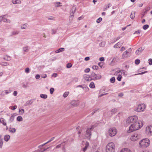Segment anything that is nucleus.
I'll return each instance as SVG.
<instances>
[{"instance_id":"1","label":"nucleus","mask_w":152,"mask_h":152,"mask_svg":"<svg viewBox=\"0 0 152 152\" xmlns=\"http://www.w3.org/2000/svg\"><path fill=\"white\" fill-rule=\"evenodd\" d=\"M137 116L135 115L129 117L127 119L126 124L132 123L129 127V130L127 131L128 132L130 133L137 130L142 126V122L137 121Z\"/></svg>"},{"instance_id":"2","label":"nucleus","mask_w":152,"mask_h":152,"mask_svg":"<svg viewBox=\"0 0 152 152\" xmlns=\"http://www.w3.org/2000/svg\"><path fill=\"white\" fill-rule=\"evenodd\" d=\"M150 142V141L148 139H144L140 142L139 145L140 147L142 148L147 147L149 145Z\"/></svg>"},{"instance_id":"3","label":"nucleus","mask_w":152,"mask_h":152,"mask_svg":"<svg viewBox=\"0 0 152 152\" xmlns=\"http://www.w3.org/2000/svg\"><path fill=\"white\" fill-rule=\"evenodd\" d=\"M115 146L112 142L109 143L106 146V152H114Z\"/></svg>"},{"instance_id":"4","label":"nucleus","mask_w":152,"mask_h":152,"mask_svg":"<svg viewBox=\"0 0 152 152\" xmlns=\"http://www.w3.org/2000/svg\"><path fill=\"white\" fill-rule=\"evenodd\" d=\"M145 107V104H142L138 105L136 108L134 110L137 112L143 111Z\"/></svg>"},{"instance_id":"5","label":"nucleus","mask_w":152,"mask_h":152,"mask_svg":"<svg viewBox=\"0 0 152 152\" xmlns=\"http://www.w3.org/2000/svg\"><path fill=\"white\" fill-rule=\"evenodd\" d=\"M108 133L110 136H114L117 133L116 129L115 127L110 128L109 130Z\"/></svg>"},{"instance_id":"6","label":"nucleus","mask_w":152,"mask_h":152,"mask_svg":"<svg viewBox=\"0 0 152 152\" xmlns=\"http://www.w3.org/2000/svg\"><path fill=\"white\" fill-rule=\"evenodd\" d=\"M145 132L148 136H151L152 135V125L148 126L146 128Z\"/></svg>"},{"instance_id":"7","label":"nucleus","mask_w":152,"mask_h":152,"mask_svg":"<svg viewBox=\"0 0 152 152\" xmlns=\"http://www.w3.org/2000/svg\"><path fill=\"white\" fill-rule=\"evenodd\" d=\"M91 131H92L91 130L87 128L86 131L85 136L88 139H90V137L91 135Z\"/></svg>"},{"instance_id":"8","label":"nucleus","mask_w":152,"mask_h":152,"mask_svg":"<svg viewBox=\"0 0 152 152\" xmlns=\"http://www.w3.org/2000/svg\"><path fill=\"white\" fill-rule=\"evenodd\" d=\"M139 137V135L137 133H134L131 137L130 139L131 140L134 141L137 140Z\"/></svg>"},{"instance_id":"9","label":"nucleus","mask_w":152,"mask_h":152,"mask_svg":"<svg viewBox=\"0 0 152 152\" xmlns=\"http://www.w3.org/2000/svg\"><path fill=\"white\" fill-rule=\"evenodd\" d=\"M79 104V101L78 100H75L72 101L71 102L70 107H74L78 106Z\"/></svg>"},{"instance_id":"10","label":"nucleus","mask_w":152,"mask_h":152,"mask_svg":"<svg viewBox=\"0 0 152 152\" xmlns=\"http://www.w3.org/2000/svg\"><path fill=\"white\" fill-rule=\"evenodd\" d=\"M6 15L1 16H0V21H3L4 22H7L8 23H10V20L9 19H7L6 18Z\"/></svg>"},{"instance_id":"11","label":"nucleus","mask_w":152,"mask_h":152,"mask_svg":"<svg viewBox=\"0 0 152 152\" xmlns=\"http://www.w3.org/2000/svg\"><path fill=\"white\" fill-rule=\"evenodd\" d=\"M83 77L85 80L87 81H91L93 80L92 77L90 76L89 75H83Z\"/></svg>"},{"instance_id":"12","label":"nucleus","mask_w":152,"mask_h":152,"mask_svg":"<svg viewBox=\"0 0 152 152\" xmlns=\"http://www.w3.org/2000/svg\"><path fill=\"white\" fill-rule=\"evenodd\" d=\"M130 50V49L128 50V51L126 50L123 53L122 57V59H124L127 58L128 57V54L129 53V51Z\"/></svg>"},{"instance_id":"13","label":"nucleus","mask_w":152,"mask_h":152,"mask_svg":"<svg viewBox=\"0 0 152 152\" xmlns=\"http://www.w3.org/2000/svg\"><path fill=\"white\" fill-rule=\"evenodd\" d=\"M89 146V143L88 142H86L85 144V145L84 147L80 151V152H85Z\"/></svg>"},{"instance_id":"14","label":"nucleus","mask_w":152,"mask_h":152,"mask_svg":"<svg viewBox=\"0 0 152 152\" xmlns=\"http://www.w3.org/2000/svg\"><path fill=\"white\" fill-rule=\"evenodd\" d=\"M15 115H16L15 113L12 114L11 115V117L8 121L9 123H11L13 121L15 118Z\"/></svg>"},{"instance_id":"15","label":"nucleus","mask_w":152,"mask_h":152,"mask_svg":"<svg viewBox=\"0 0 152 152\" xmlns=\"http://www.w3.org/2000/svg\"><path fill=\"white\" fill-rule=\"evenodd\" d=\"M123 42H119L117 43L113 47L114 48H120L121 45H122Z\"/></svg>"},{"instance_id":"16","label":"nucleus","mask_w":152,"mask_h":152,"mask_svg":"<svg viewBox=\"0 0 152 152\" xmlns=\"http://www.w3.org/2000/svg\"><path fill=\"white\" fill-rule=\"evenodd\" d=\"M8 91L7 90H5L4 91H2L1 93V95H4L5 94H7L8 93H10L11 92V91L9 89L8 90Z\"/></svg>"},{"instance_id":"17","label":"nucleus","mask_w":152,"mask_h":152,"mask_svg":"<svg viewBox=\"0 0 152 152\" xmlns=\"http://www.w3.org/2000/svg\"><path fill=\"white\" fill-rule=\"evenodd\" d=\"M144 49V48H138L136 51L135 53L136 55H138L142 52V51Z\"/></svg>"},{"instance_id":"18","label":"nucleus","mask_w":152,"mask_h":152,"mask_svg":"<svg viewBox=\"0 0 152 152\" xmlns=\"http://www.w3.org/2000/svg\"><path fill=\"white\" fill-rule=\"evenodd\" d=\"M102 76L99 75H96V76L92 78L93 80H97L101 78Z\"/></svg>"},{"instance_id":"19","label":"nucleus","mask_w":152,"mask_h":152,"mask_svg":"<svg viewBox=\"0 0 152 152\" xmlns=\"http://www.w3.org/2000/svg\"><path fill=\"white\" fill-rule=\"evenodd\" d=\"M10 136L9 135L7 134L4 136V140L6 142H7L10 139Z\"/></svg>"},{"instance_id":"20","label":"nucleus","mask_w":152,"mask_h":152,"mask_svg":"<svg viewBox=\"0 0 152 152\" xmlns=\"http://www.w3.org/2000/svg\"><path fill=\"white\" fill-rule=\"evenodd\" d=\"M121 152H131V151L128 148H124L121 150Z\"/></svg>"},{"instance_id":"21","label":"nucleus","mask_w":152,"mask_h":152,"mask_svg":"<svg viewBox=\"0 0 152 152\" xmlns=\"http://www.w3.org/2000/svg\"><path fill=\"white\" fill-rule=\"evenodd\" d=\"M64 50V48H60L58 49V50H56L55 52L56 53H59L62 52Z\"/></svg>"},{"instance_id":"22","label":"nucleus","mask_w":152,"mask_h":152,"mask_svg":"<svg viewBox=\"0 0 152 152\" xmlns=\"http://www.w3.org/2000/svg\"><path fill=\"white\" fill-rule=\"evenodd\" d=\"M9 131L12 133H14L16 132V129L15 128H12L10 127L9 128Z\"/></svg>"},{"instance_id":"23","label":"nucleus","mask_w":152,"mask_h":152,"mask_svg":"<svg viewBox=\"0 0 152 152\" xmlns=\"http://www.w3.org/2000/svg\"><path fill=\"white\" fill-rule=\"evenodd\" d=\"M135 12L134 11H132L131 15H130V18L132 19H133L135 17Z\"/></svg>"},{"instance_id":"24","label":"nucleus","mask_w":152,"mask_h":152,"mask_svg":"<svg viewBox=\"0 0 152 152\" xmlns=\"http://www.w3.org/2000/svg\"><path fill=\"white\" fill-rule=\"evenodd\" d=\"M19 112L21 115H23L24 113V110L23 109L20 108L19 109Z\"/></svg>"},{"instance_id":"25","label":"nucleus","mask_w":152,"mask_h":152,"mask_svg":"<svg viewBox=\"0 0 152 152\" xmlns=\"http://www.w3.org/2000/svg\"><path fill=\"white\" fill-rule=\"evenodd\" d=\"M5 120L3 118H1L0 120V122L2 124L6 126L7 125L6 123L4 122Z\"/></svg>"},{"instance_id":"26","label":"nucleus","mask_w":152,"mask_h":152,"mask_svg":"<svg viewBox=\"0 0 152 152\" xmlns=\"http://www.w3.org/2000/svg\"><path fill=\"white\" fill-rule=\"evenodd\" d=\"M90 87L91 88H95V86L94 84V82H91L89 85Z\"/></svg>"},{"instance_id":"27","label":"nucleus","mask_w":152,"mask_h":152,"mask_svg":"<svg viewBox=\"0 0 152 152\" xmlns=\"http://www.w3.org/2000/svg\"><path fill=\"white\" fill-rule=\"evenodd\" d=\"M12 2L14 4H20L21 3V1L19 0H15V1L13 0Z\"/></svg>"},{"instance_id":"28","label":"nucleus","mask_w":152,"mask_h":152,"mask_svg":"<svg viewBox=\"0 0 152 152\" xmlns=\"http://www.w3.org/2000/svg\"><path fill=\"white\" fill-rule=\"evenodd\" d=\"M17 120L18 121H23V119L21 116H19L17 117Z\"/></svg>"},{"instance_id":"29","label":"nucleus","mask_w":152,"mask_h":152,"mask_svg":"<svg viewBox=\"0 0 152 152\" xmlns=\"http://www.w3.org/2000/svg\"><path fill=\"white\" fill-rule=\"evenodd\" d=\"M61 4L60 2L55 3H54V5L56 7H60L61 6V5H60Z\"/></svg>"},{"instance_id":"30","label":"nucleus","mask_w":152,"mask_h":152,"mask_svg":"<svg viewBox=\"0 0 152 152\" xmlns=\"http://www.w3.org/2000/svg\"><path fill=\"white\" fill-rule=\"evenodd\" d=\"M76 11V7L75 6H74L72 7V10L70 12L72 13H75Z\"/></svg>"},{"instance_id":"31","label":"nucleus","mask_w":152,"mask_h":152,"mask_svg":"<svg viewBox=\"0 0 152 152\" xmlns=\"http://www.w3.org/2000/svg\"><path fill=\"white\" fill-rule=\"evenodd\" d=\"M105 44V42H102L99 43V46L102 47H103L104 46Z\"/></svg>"},{"instance_id":"32","label":"nucleus","mask_w":152,"mask_h":152,"mask_svg":"<svg viewBox=\"0 0 152 152\" xmlns=\"http://www.w3.org/2000/svg\"><path fill=\"white\" fill-rule=\"evenodd\" d=\"M19 33V32L18 31H13L11 33V35H15L16 34H18Z\"/></svg>"},{"instance_id":"33","label":"nucleus","mask_w":152,"mask_h":152,"mask_svg":"<svg viewBox=\"0 0 152 152\" xmlns=\"http://www.w3.org/2000/svg\"><path fill=\"white\" fill-rule=\"evenodd\" d=\"M4 60L7 61H10V57L9 56H6L4 58Z\"/></svg>"},{"instance_id":"34","label":"nucleus","mask_w":152,"mask_h":152,"mask_svg":"<svg viewBox=\"0 0 152 152\" xmlns=\"http://www.w3.org/2000/svg\"><path fill=\"white\" fill-rule=\"evenodd\" d=\"M28 26V24L26 23L25 24L21 26V28L22 29H25Z\"/></svg>"},{"instance_id":"35","label":"nucleus","mask_w":152,"mask_h":152,"mask_svg":"<svg viewBox=\"0 0 152 152\" xmlns=\"http://www.w3.org/2000/svg\"><path fill=\"white\" fill-rule=\"evenodd\" d=\"M43 99H46L47 97V96L46 94H41L40 96Z\"/></svg>"},{"instance_id":"36","label":"nucleus","mask_w":152,"mask_h":152,"mask_svg":"<svg viewBox=\"0 0 152 152\" xmlns=\"http://www.w3.org/2000/svg\"><path fill=\"white\" fill-rule=\"evenodd\" d=\"M115 78L114 77H113L110 79V82L112 83H114L115 82Z\"/></svg>"},{"instance_id":"37","label":"nucleus","mask_w":152,"mask_h":152,"mask_svg":"<svg viewBox=\"0 0 152 152\" xmlns=\"http://www.w3.org/2000/svg\"><path fill=\"white\" fill-rule=\"evenodd\" d=\"M83 90L85 91L86 92L88 91L89 90V88L88 87L86 86L83 87Z\"/></svg>"},{"instance_id":"38","label":"nucleus","mask_w":152,"mask_h":152,"mask_svg":"<svg viewBox=\"0 0 152 152\" xmlns=\"http://www.w3.org/2000/svg\"><path fill=\"white\" fill-rule=\"evenodd\" d=\"M149 26L148 25H145L143 26L142 28L144 30H146L149 27Z\"/></svg>"},{"instance_id":"39","label":"nucleus","mask_w":152,"mask_h":152,"mask_svg":"<svg viewBox=\"0 0 152 152\" xmlns=\"http://www.w3.org/2000/svg\"><path fill=\"white\" fill-rule=\"evenodd\" d=\"M69 94V92H65L63 95L64 97V98L66 97Z\"/></svg>"},{"instance_id":"40","label":"nucleus","mask_w":152,"mask_h":152,"mask_svg":"<svg viewBox=\"0 0 152 152\" xmlns=\"http://www.w3.org/2000/svg\"><path fill=\"white\" fill-rule=\"evenodd\" d=\"M28 49V46L24 47L23 48V51L26 52H27Z\"/></svg>"},{"instance_id":"41","label":"nucleus","mask_w":152,"mask_h":152,"mask_svg":"<svg viewBox=\"0 0 152 152\" xmlns=\"http://www.w3.org/2000/svg\"><path fill=\"white\" fill-rule=\"evenodd\" d=\"M122 77L121 75H120L118 76L117 77V79L118 81H120L121 80V79Z\"/></svg>"},{"instance_id":"42","label":"nucleus","mask_w":152,"mask_h":152,"mask_svg":"<svg viewBox=\"0 0 152 152\" xmlns=\"http://www.w3.org/2000/svg\"><path fill=\"white\" fill-rule=\"evenodd\" d=\"M3 144V140L2 139H0V147L2 148V146Z\"/></svg>"},{"instance_id":"43","label":"nucleus","mask_w":152,"mask_h":152,"mask_svg":"<svg viewBox=\"0 0 152 152\" xmlns=\"http://www.w3.org/2000/svg\"><path fill=\"white\" fill-rule=\"evenodd\" d=\"M102 20V18H99L97 20L96 22L97 23H99Z\"/></svg>"},{"instance_id":"44","label":"nucleus","mask_w":152,"mask_h":152,"mask_svg":"<svg viewBox=\"0 0 152 152\" xmlns=\"http://www.w3.org/2000/svg\"><path fill=\"white\" fill-rule=\"evenodd\" d=\"M72 66L71 63H69L66 65V67L68 68H70L72 67Z\"/></svg>"},{"instance_id":"45","label":"nucleus","mask_w":152,"mask_h":152,"mask_svg":"<svg viewBox=\"0 0 152 152\" xmlns=\"http://www.w3.org/2000/svg\"><path fill=\"white\" fill-rule=\"evenodd\" d=\"M2 66H6L8 65V64L7 62H3L0 64Z\"/></svg>"},{"instance_id":"46","label":"nucleus","mask_w":152,"mask_h":152,"mask_svg":"<svg viewBox=\"0 0 152 152\" xmlns=\"http://www.w3.org/2000/svg\"><path fill=\"white\" fill-rule=\"evenodd\" d=\"M147 10H145V11L143 12L142 14L141 15V18H142L144 16V15L147 13Z\"/></svg>"},{"instance_id":"47","label":"nucleus","mask_w":152,"mask_h":152,"mask_svg":"<svg viewBox=\"0 0 152 152\" xmlns=\"http://www.w3.org/2000/svg\"><path fill=\"white\" fill-rule=\"evenodd\" d=\"M140 62V60L139 59H136L135 61V63L136 64H139Z\"/></svg>"},{"instance_id":"48","label":"nucleus","mask_w":152,"mask_h":152,"mask_svg":"<svg viewBox=\"0 0 152 152\" xmlns=\"http://www.w3.org/2000/svg\"><path fill=\"white\" fill-rule=\"evenodd\" d=\"M50 94H52L54 91V89L53 88H51L50 89Z\"/></svg>"},{"instance_id":"49","label":"nucleus","mask_w":152,"mask_h":152,"mask_svg":"<svg viewBox=\"0 0 152 152\" xmlns=\"http://www.w3.org/2000/svg\"><path fill=\"white\" fill-rule=\"evenodd\" d=\"M148 72L147 71H145V72H141V73H138V74H135V75H142L144 74H145V73H147Z\"/></svg>"},{"instance_id":"50","label":"nucleus","mask_w":152,"mask_h":152,"mask_svg":"<svg viewBox=\"0 0 152 152\" xmlns=\"http://www.w3.org/2000/svg\"><path fill=\"white\" fill-rule=\"evenodd\" d=\"M96 75V74L94 73V72H92V73L91 74V77L92 78L93 77H94Z\"/></svg>"},{"instance_id":"51","label":"nucleus","mask_w":152,"mask_h":152,"mask_svg":"<svg viewBox=\"0 0 152 152\" xmlns=\"http://www.w3.org/2000/svg\"><path fill=\"white\" fill-rule=\"evenodd\" d=\"M98 68V66H95V65H94V66H92V68L93 69H96L97 70V69Z\"/></svg>"},{"instance_id":"52","label":"nucleus","mask_w":152,"mask_h":152,"mask_svg":"<svg viewBox=\"0 0 152 152\" xmlns=\"http://www.w3.org/2000/svg\"><path fill=\"white\" fill-rule=\"evenodd\" d=\"M54 137H53L51 138L47 142L45 143H46V144L48 143H49V142H51V141H52L54 139Z\"/></svg>"},{"instance_id":"53","label":"nucleus","mask_w":152,"mask_h":152,"mask_svg":"<svg viewBox=\"0 0 152 152\" xmlns=\"http://www.w3.org/2000/svg\"><path fill=\"white\" fill-rule=\"evenodd\" d=\"M148 61L149 64L150 65H152V59L151 58L149 59L148 60Z\"/></svg>"},{"instance_id":"54","label":"nucleus","mask_w":152,"mask_h":152,"mask_svg":"<svg viewBox=\"0 0 152 152\" xmlns=\"http://www.w3.org/2000/svg\"><path fill=\"white\" fill-rule=\"evenodd\" d=\"M90 69L89 68H88L85 69L84 70V72L86 73H88L89 72Z\"/></svg>"},{"instance_id":"55","label":"nucleus","mask_w":152,"mask_h":152,"mask_svg":"<svg viewBox=\"0 0 152 152\" xmlns=\"http://www.w3.org/2000/svg\"><path fill=\"white\" fill-rule=\"evenodd\" d=\"M25 72L26 73H28L29 72V69L28 68H27L25 69Z\"/></svg>"},{"instance_id":"56","label":"nucleus","mask_w":152,"mask_h":152,"mask_svg":"<svg viewBox=\"0 0 152 152\" xmlns=\"http://www.w3.org/2000/svg\"><path fill=\"white\" fill-rule=\"evenodd\" d=\"M111 111L112 112V113H115L117 111V109H115V108H114V109H113L111 110Z\"/></svg>"},{"instance_id":"57","label":"nucleus","mask_w":152,"mask_h":152,"mask_svg":"<svg viewBox=\"0 0 152 152\" xmlns=\"http://www.w3.org/2000/svg\"><path fill=\"white\" fill-rule=\"evenodd\" d=\"M95 126L94 125H92L91 127L90 128H88L90 129L91 130V131H92L94 128L95 127Z\"/></svg>"},{"instance_id":"58","label":"nucleus","mask_w":152,"mask_h":152,"mask_svg":"<svg viewBox=\"0 0 152 152\" xmlns=\"http://www.w3.org/2000/svg\"><path fill=\"white\" fill-rule=\"evenodd\" d=\"M12 107V108H11V109L12 110H14L16 109L17 107V106L16 105H15L14 106Z\"/></svg>"},{"instance_id":"59","label":"nucleus","mask_w":152,"mask_h":152,"mask_svg":"<svg viewBox=\"0 0 152 152\" xmlns=\"http://www.w3.org/2000/svg\"><path fill=\"white\" fill-rule=\"evenodd\" d=\"M98 110V109H95L94 110V111L91 113V115H93V114H94V113L96 111H97Z\"/></svg>"},{"instance_id":"60","label":"nucleus","mask_w":152,"mask_h":152,"mask_svg":"<svg viewBox=\"0 0 152 152\" xmlns=\"http://www.w3.org/2000/svg\"><path fill=\"white\" fill-rule=\"evenodd\" d=\"M104 57H101L100 58L99 60L101 61H104Z\"/></svg>"},{"instance_id":"61","label":"nucleus","mask_w":152,"mask_h":152,"mask_svg":"<svg viewBox=\"0 0 152 152\" xmlns=\"http://www.w3.org/2000/svg\"><path fill=\"white\" fill-rule=\"evenodd\" d=\"M124 96V94L122 93H119L118 95V96L119 97H121Z\"/></svg>"},{"instance_id":"62","label":"nucleus","mask_w":152,"mask_h":152,"mask_svg":"<svg viewBox=\"0 0 152 152\" xmlns=\"http://www.w3.org/2000/svg\"><path fill=\"white\" fill-rule=\"evenodd\" d=\"M40 77V76L38 74L36 75L35 76V78L36 79H38Z\"/></svg>"},{"instance_id":"63","label":"nucleus","mask_w":152,"mask_h":152,"mask_svg":"<svg viewBox=\"0 0 152 152\" xmlns=\"http://www.w3.org/2000/svg\"><path fill=\"white\" fill-rule=\"evenodd\" d=\"M125 50V48L124 47H122L121 49V51H123Z\"/></svg>"},{"instance_id":"64","label":"nucleus","mask_w":152,"mask_h":152,"mask_svg":"<svg viewBox=\"0 0 152 152\" xmlns=\"http://www.w3.org/2000/svg\"><path fill=\"white\" fill-rule=\"evenodd\" d=\"M61 144H60L56 146V147H55V148H59L61 147Z\"/></svg>"}]
</instances>
